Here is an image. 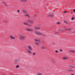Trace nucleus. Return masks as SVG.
<instances>
[{"instance_id": "nucleus-1", "label": "nucleus", "mask_w": 75, "mask_h": 75, "mask_svg": "<svg viewBox=\"0 0 75 75\" xmlns=\"http://www.w3.org/2000/svg\"><path fill=\"white\" fill-rule=\"evenodd\" d=\"M19 39L21 40H23L24 39V37L23 36H19Z\"/></svg>"}, {"instance_id": "nucleus-2", "label": "nucleus", "mask_w": 75, "mask_h": 75, "mask_svg": "<svg viewBox=\"0 0 75 75\" xmlns=\"http://www.w3.org/2000/svg\"><path fill=\"white\" fill-rule=\"evenodd\" d=\"M69 52H71V53H75V50H69Z\"/></svg>"}, {"instance_id": "nucleus-3", "label": "nucleus", "mask_w": 75, "mask_h": 75, "mask_svg": "<svg viewBox=\"0 0 75 75\" xmlns=\"http://www.w3.org/2000/svg\"><path fill=\"white\" fill-rule=\"evenodd\" d=\"M15 62L16 64L17 63H18L19 62V60H15Z\"/></svg>"}, {"instance_id": "nucleus-4", "label": "nucleus", "mask_w": 75, "mask_h": 75, "mask_svg": "<svg viewBox=\"0 0 75 75\" xmlns=\"http://www.w3.org/2000/svg\"><path fill=\"white\" fill-rule=\"evenodd\" d=\"M10 38H11V39H15V37H13L11 35L10 36Z\"/></svg>"}, {"instance_id": "nucleus-5", "label": "nucleus", "mask_w": 75, "mask_h": 75, "mask_svg": "<svg viewBox=\"0 0 75 75\" xmlns=\"http://www.w3.org/2000/svg\"><path fill=\"white\" fill-rule=\"evenodd\" d=\"M48 17H52V15L49 14L48 15Z\"/></svg>"}, {"instance_id": "nucleus-6", "label": "nucleus", "mask_w": 75, "mask_h": 75, "mask_svg": "<svg viewBox=\"0 0 75 75\" xmlns=\"http://www.w3.org/2000/svg\"><path fill=\"white\" fill-rule=\"evenodd\" d=\"M63 59L64 60L67 59H68V57H63Z\"/></svg>"}, {"instance_id": "nucleus-7", "label": "nucleus", "mask_w": 75, "mask_h": 75, "mask_svg": "<svg viewBox=\"0 0 75 75\" xmlns=\"http://www.w3.org/2000/svg\"><path fill=\"white\" fill-rule=\"evenodd\" d=\"M28 48L30 50H32V48L30 46H29L28 47Z\"/></svg>"}, {"instance_id": "nucleus-8", "label": "nucleus", "mask_w": 75, "mask_h": 75, "mask_svg": "<svg viewBox=\"0 0 75 75\" xmlns=\"http://www.w3.org/2000/svg\"><path fill=\"white\" fill-rule=\"evenodd\" d=\"M42 49H45L46 48L44 47V46H42Z\"/></svg>"}, {"instance_id": "nucleus-9", "label": "nucleus", "mask_w": 75, "mask_h": 75, "mask_svg": "<svg viewBox=\"0 0 75 75\" xmlns=\"http://www.w3.org/2000/svg\"><path fill=\"white\" fill-rule=\"evenodd\" d=\"M28 52L29 54H31V52L30 50H28Z\"/></svg>"}, {"instance_id": "nucleus-10", "label": "nucleus", "mask_w": 75, "mask_h": 75, "mask_svg": "<svg viewBox=\"0 0 75 75\" xmlns=\"http://www.w3.org/2000/svg\"><path fill=\"white\" fill-rule=\"evenodd\" d=\"M28 22H30V23H31V22H33V21L30 20H29L28 21Z\"/></svg>"}, {"instance_id": "nucleus-11", "label": "nucleus", "mask_w": 75, "mask_h": 75, "mask_svg": "<svg viewBox=\"0 0 75 75\" xmlns=\"http://www.w3.org/2000/svg\"><path fill=\"white\" fill-rule=\"evenodd\" d=\"M3 3H4V4H5V5L6 6H7V5L6 4V3L3 2Z\"/></svg>"}, {"instance_id": "nucleus-12", "label": "nucleus", "mask_w": 75, "mask_h": 75, "mask_svg": "<svg viewBox=\"0 0 75 75\" xmlns=\"http://www.w3.org/2000/svg\"><path fill=\"white\" fill-rule=\"evenodd\" d=\"M27 30L28 31H31V30L29 29H27Z\"/></svg>"}, {"instance_id": "nucleus-13", "label": "nucleus", "mask_w": 75, "mask_h": 75, "mask_svg": "<svg viewBox=\"0 0 75 75\" xmlns=\"http://www.w3.org/2000/svg\"><path fill=\"white\" fill-rule=\"evenodd\" d=\"M74 19H75V18H74V17H73L71 18V20H74Z\"/></svg>"}, {"instance_id": "nucleus-14", "label": "nucleus", "mask_w": 75, "mask_h": 75, "mask_svg": "<svg viewBox=\"0 0 75 75\" xmlns=\"http://www.w3.org/2000/svg\"><path fill=\"white\" fill-rule=\"evenodd\" d=\"M24 24H25V25H28V23H24Z\"/></svg>"}, {"instance_id": "nucleus-15", "label": "nucleus", "mask_w": 75, "mask_h": 75, "mask_svg": "<svg viewBox=\"0 0 75 75\" xmlns=\"http://www.w3.org/2000/svg\"><path fill=\"white\" fill-rule=\"evenodd\" d=\"M67 30H68L69 31H70V30H71L70 28H69V29H68Z\"/></svg>"}, {"instance_id": "nucleus-16", "label": "nucleus", "mask_w": 75, "mask_h": 75, "mask_svg": "<svg viewBox=\"0 0 75 75\" xmlns=\"http://www.w3.org/2000/svg\"><path fill=\"white\" fill-rule=\"evenodd\" d=\"M36 34H37V35H39V33L38 32H36Z\"/></svg>"}, {"instance_id": "nucleus-17", "label": "nucleus", "mask_w": 75, "mask_h": 75, "mask_svg": "<svg viewBox=\"0 0 75 75\" xmlns=\"http://www.w3.org/2000/svg\"><path fill=\"white\" fill-rule=\"evenodd\" d=\"M64 23H65L66 24H68V22L66 21H64Z\"/></svg>"}, {"instance_id": "nucleus-18", "label": "nucleus", "mask_w": 75, "mask_h": 75, "mask_svg": "<svg viewBox=\"0 0 75 75\" xmlns=\"http://www.w3.org/2000/svg\"><path fill=\"white\" fill-rule=\"evenodd\" d=\"M70 67H72V68H73V67H74V66H73V65H70Z\"/></svg>"}, {"instance_id": "nucleus-19", "label": "nucleus", "mask_w": 75, "mask_h": 75, "mask_svg": "<svg viewBox=\"0 0 75 75\" xmlns=\"http://www.w3.org/2000/svg\"><path fill=\"white\" fill-rule=\"evenodd\" d=\"M36 29L37 30V29H40V28L39 27H37L36 28Z\"/></svg>"}, {"instance_id": "nucleus-20", "label": "nucleus", "mask_w": 75, "mask_h": 75, "mask_svg": "<svg viewBox=\"0 0 75 75\" xmlns=\"http://www.w3.org/2000/svg\"><path fill=\"white\" fill-rule=\"evenodd\" d=\"M39 35H42V33H39Z\"/></svg>"}, {"instance_id": "nucleus-21", "label": "nucleus", "mask_w": 75, "mask_h": 75, "mask_svg": "<svg viewBox=\"0 0 75 75\" xmlns=\"http://www.w3.org/2000/svg\"><path fill=\"white\" fill-rule=\"evenodd\" d=\"M73 13H75V9H73Z\"/></svg>"}, {"instance_id": "nucleus-22", "label": "nucleus", "mask_w": 75, "mask_h": 75, "mask_svg": "<svg viewBox=\"0 0 75 75\" xmlns=\"http://www.w3.org/2000/svg\"><path fill=\"white\" fill-rule=\"evenodd\" d=\"M38 75H41V73H38Z\"/></svg>"}, {"instance_id": "nucleus-23", "label": "nucleus", "mask_w": 75, "mask_h": 75, "mask_svg": "<svg viewBox=\"0 0 75 75\" xmlns=\"http://www.w3.org/2000/svg\"><path fill=\"white\" fill-rule=\"evenodd\" d=\"M25 16H28V17H29V16H28V14L25 15Z\"/></svg>"}, {"instance_id": "nucleus-24", "label": "nucleus", "mask_w": 75, "mask_h": 75, "mask_svg": "<svg viewBox=\"0 0 75 75\" xmlns=\"http://www.w3.org/2000/svg\"><path fill=\"white\" fill-rule=\"evenodd\" d=\"M16 68H18V67H19V65H17V66H16Z\"/></svg>"}, {"instance_id": "nucleus-25", "label": "nucleus", "mask_w": 75, "mask_h": 75, "mask_svg": "<svg viewBox=\"0 0 75 75\" xmlns=\"http://www.w3.org/2000/svg\"><path fill=\"white\" fill-rule=\"evenodd\" d=\"M23 13H27V12L24 11Z\"/></svg>"}, {"instance_id": "nucleus-26", "label": "nucleus", "mask_w": 75, "mask_h": 75, "mask_svg": "<svg viewBox=\"0 0 75 75\" xmlns=\"http://www.w3.org/2000/svg\"><path fill=\"white\" fill-rule=\"evenodd\" d=\"M57 24H60V23H59V22H57Z\"/></svg>"}, {"instance_id": "nucleus-27", "label": "nucleus", "mask_w": 75, "mask_h": 75, "mask_svg": "<svg viewBox=\"0 0 75 75\" xmlns=\"http://www.w3.org/2000/svg\"><path fill=\"white\" fill-rule=\"evenodd\" d=\"M21 1H23V0H21Z\"/></svg>"}, {"instance_id": "nucleus-28", "label": "nucleus", "mask_w": 75, "mask_h": 75, "mask_svg": "<svg viewBox=\"0 0 75 75\" xmlns=\"http://www.w3.org/2000/svg\"><path fill=\"white\" fill-rule=\"evenodd\" d=\"M55 52H56L57 53H58V52L57 50H55Z\"/></svg>"}, {"instance_id": "nucleus-29", "label": "nucleus", "mask_w": 75, "mask_h": 75, "mask_svg": "<svg viewBox=\"0 0 75 75\" xmlns=\"http://www.w3.org/2000/svg\"><path fill=\"white\" fill-rule=\"evenodd\" d=\"M67 12H68V11H64V13H67Z\"/></svg>"}, {"instance_id": "nucleus-30", "label": "nucleus", "mask_w": 75, "mask_h": 75, "mask_svg": "<svg viewBox=\"0 0 75 75\" xmlns=\"http://www.w3.org/2000/svg\"><path fill=\"white\" fill-rule=\"evenodd\" d=\"M60 51L61 52H62V50H61V49H60Z\"/></svg>"}, {"instance_id": "nucleus-31", "label": "nucleus", "mask_w": 75, "mask_h": 75, "mask_svg": "<svg viewBox=\"0 0 75 75\" xmlns=\"http://www.w3.org/2000/svg\"><path fill=\"white\" fill-rule=\"evenodd\" d=\"M59 31H60V32H61V31H62V30H59Z\"/></svg>"}, {"instance_id": "nucleus-32", "label": "nucleus", "mask_w": 75, "mask_h": 75, "mask_svg": "<svg viewBox=\"0 0 75 75\" xmlns=\"http://www.w3.org/2000/svg\"><path fill=\"white\" fill-rule=\"evenodd\" d=\"M35 41H38V40H37V39H35Z\"/></svg>"}, {"instance_id": "nucleus-33", "label": "nucleus", "mask_w": 75, "mask_h": 75, "mask_svg": "<svg viewBox=\"0 0 75 75\" xmlns=\"http://www.w3.org/2000/svg\"><path fill=\"white\" fill-rule=\"evenodd\" d=\"M36 44L37 45H38V43H36Z\"/></svg>"}, {"instance_id": "nucleus-34", "label": "nucleus", "mask_w": 75, "mask_h": 75, "mask_svg": "<svg viewBox=\"0 0 75 75\" xmlns=\"http://www.w3.org/2000/svg\"><path fill=\"white\" fill-rule=\"evenodd\" d=\"M17 11H18V12H19L20 11V10H18Z\"/></svg>"}, {"instance_id": "nucleus-35", "label": "nucleus", "mask_w": 75, "mask_h": 75, "mask_svg": "<svg viewBox=\"0 0 75 75\" xmlns=\"http://www.w3.org/2000/svg\"><path fill=\"white\" fill-rule=\"evenodd\" d=\"M35 54V53H33V55H34Z\"/></svg>"}, {"instance_id": "nucleus-36", "label": "nucleus", "mask_w": 75, "mask_h": 75, "mask_svg": "<svg viewBox=\"0 0 75 75\" xmlns=\"http://www.w3.org/2000/svg\"><path fill=\"white\" fill-rule=\"evenodd\" d=\"M69 71H72V70H69Z\"/></svg>"}, {"instance_id": "nucleus-37", "label": "nucleus", "mask_w": 75, "mask_h": 75, "mask_svg": "<svg viewBox=\"0 0 75 75\" xmlns=\"http://www.w3.org/2000/svg\"><path fill=\"white\" fill-rule=\"evenodd\" d=\"M74 13V12H71V14H72V13Z\"/></svg>"}, {"instance_id": "nucleus-38", "label": "nucleus", "mask_w": 75, "mask_h": 75, "mask_svg": "<svg viewBox=\"0 0 75 75\" xmlns=\"http://www.w3.org/2000/svg\"><path fill=\"white\" fill-rule=\"evenodd\" d=\"M38 41H39V42H40V40H39Z\"/></svg>"}, {"instance_id": "nucleus-39", "label": "nucleus", "mask_w": 75, "mask_h": 75, "mask_svg": "<svg viewBox=\"0 0 75 75\" xmlns=\"http://www.w3.org/2000/svg\"><path fill=\"white\" fill-rule=\"evenodd\" d=\"M71 75H74V74H72Z\"/></svg>"}, {"instance_id": "nucleus-40", "label": "nucleus", "mask_w": 75, "mask_h": 75, "mask_svg": "<svg viewBox=\"0 0 75 75\" xmlns=\"http://www.w3.org/2000/svg\"><path fill=\"white\" fill-rule=\"evenodd\" d=\"M52 62H54V61H52Z\"/></svg>"}]
</instances>
